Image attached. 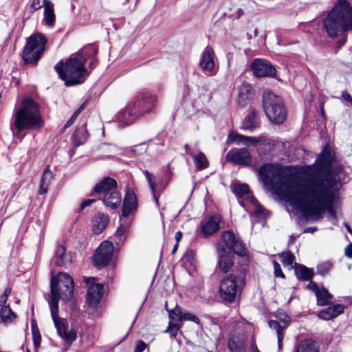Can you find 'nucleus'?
I'll list each match as a JSON object with an SVG mask.
<instances>
[{
	"mask_svg": "<svg viewBox=\"0 0 352 352\" xmlns=\"http://www.w3.org/2000/svg\"><path fill=\"white\" fill-rule=\"evenodd\" d=\"M103 203L112 209L118 208L122 200L121 194L116 189L111 192L106 193L101 197Z\"/></svg>",
	"mask_w": 352,
	"mask_h": 352,
	"instance_id": "nucleus-29",
	"label": "nucleus"
},
{
	"mask_svg": "<svg viewBox=\"0 0 352 352\" xmlns=\"http://www.w3.org/2000/svg\"><path fill=\"white\" fill-rule=\"evenodd\" d=\"M331 267V264L329 262L321 263L318 266V273L322 276H324L329 272Z\"/></svg>",
	"mask_w": 352,
	"mask_h": 352,
	"instance_id": "nucleus-48",
	"label": "nucleus"
},
{
	"mask_svg": "<svg viewBox=\"0 0 352 352\" xmlns=\"http://www.w3.org/2000/svg\"><path fill=\"white\" fill-rule=\"evenodd\" d=\"M109 222L107 214H99L96 215L93 223V231L95 234H100L107 227Z\"/></svg>",
	"mask_w": 352,
	"mask_h": 352,
	"instance_id": "nucleus-32",
	"label": "nucleus"
},
{
	"mask_svg": "<svg viewBox=\"0 0 352 352\" xmlns=\"http://www.w3.org/2000/svg\"><path fill=\"white\" fill-rule=\"evenodd\" d=\"M39 104L30 98H24L14 115V125L19 133L25 129L38 130L43 126Z\"/></svg>",
	"mask_w": 352,
	"mask_h": 352,
	"instance_id": "nucleus-4",
	"label": "nucleus"
},
{
	"mask_svg": "<svg viewBox=\"0 0 352 352\" xmlns=\"http://www.w3.org/2000/svg\"><path fill=\"white\" fill-rule=\"evenodd\" d=\"M324 28L329 37L352 29V7L346 0H338L333 9L324 19Z\"/></svg>",
	"mask_w": 352,
	"mask_h": 352,
	"instance_id": "nucleus-3",
	"label": "nucleus"
},
{
	"mask_svg": "<svg viewBox=\"0 0 352 352\" xmlns=\"http://www.w3.org/2000/svg\"><path fill=\"white\" fill-rule=\"evenodd\" d=\"M113 245L111 242L105 241L102 242L96 250L94 262L97 267L107 265L112 258Z\"/></svg>",
	"mask_w": 352,
	"mask_h": 352,
	"instance_id": "nucleus-11",
	"label": "nucleus"
},
{
	"mask_svg": "<svg viewBox=\"0 0 352 352\" xmlns=\"http://www.w3.org/2000/svg\"><path fill=\"white\" fill-rule=\"evenodd\" d=\"M345 227L347 230V231L352 234V229L351 228V227L348 225V224H345Z\"/></svg>",
	"mask_w": 352,
	"mask_h": 352,
	"instance_id": "nucleus-64",
	"label": "nucleus"
},
{
	"mask_svg": "<svg viewBox=\"0 0 352 352\" xmlns=\"http://www.w3.org/2000/svg\"><path fill=\"white\" fill-rule=\"evenodd\" d=\"M52 179L53 173L50 170V169L46 168L44 170L41 179L39 194L45 195L47 193L48 187L50 186Z\"/></svg>",
	"mask_w": 352,
	"mask_h": 352,
	"instance_id": "nucleus-40",
	"label": "nucleus"
},
{
	"mask_svg": "<svg viewBox=\"0 0 352 352\" xmlns=\"http://www.w3.org/2000/svg\"><path fill=\"white\" fill-rule=\"evenodd\" d=\"M344 311V307L342 305H335L332 307H329L327 309H324L320 311L318 316L319 318L329 320H331L339 314H342Z\"/></svg>",
	"mask_w": 352,
	"mask_h": 352,
	"instance_id": "nucleus-30",
	"label": "nucleus"
},
{
	"mask_svg": "<svg viewBox=\"0 0 352 352\" xmlns=\"http://www.w3.org/2000/svg\"><path fill=\"white\" fill-rule=\"evenodd\" d=\"M55 19L54 4L52 2L47 3L44 8L43 21L47 26L52 27L54 25Z\"/></svg>",
	"mask_w": 352,
	"mask_h": 352,
	"instance_id": "nucleus-39",
	"label": "nucleus"
},
{
	"mask_svg": "<svg viewBox=\"0 0 352 352\" xmlns=\"http://www.w3.org/2000/svg\"><path fill=\"white\" fill-rule=\"evenodd\" d=\"M228 347L231 352H246L245 335L241 333L232 336L228 341Z\"/></svg>",
	"mask_w": 352,
	"mask_h": 352,
	"instance_id": "nucleus-25",
	"label": "nucleus"
},
{
	"mask_svg": "<svg viewBox=\"0 0 352 352\" xmlns=\"http://www.w3.org/2000/svg\"><path fill=\"white\" fill-rule=\"evenodd\" d=\"M226 159L233 164L244 166H250L252 162V155L245 148L230 149Z\"/></svg>",
	"mask_w": 352,
	"mask_h": 352,
	"instance_id": "nucleus-12",
	"label": "nucleus"
},
{
	"mask_svg": "<svg viewBox=\"0 0 352 352\" xmlns=\"http://www.w3.org/2000/svg\"><path fill=\"white\" fill-rule=\"evenodd\" d=\"M74 121L75 120L73 118H70V119L65 123L64 128H69L74 123Z\"/></svg>",
	"mask_w": 352,
	"mask_h": 352,
	"instance_id": "nucleus-60",
	"label": "nucleus"
},
{
	"mask_svg": "<svg viewBox=\"0 0 352 352\" xmlns=\"http://www.w3.org/2000/svg\"><path fill=\"white\" fill-rule=\"evenodd\" d=\"M280 257L282 258V263L285 267L288 266L291 268H294V256L290 252H283L279 254Z\"/></svg>",
	"mask_w": 352,
	"mask_h": 352,
	"instance_id": "nucleus-44",
	"label": "nucleus"
},
{
	"mask_svg": "<svg viewBox=\"0 0 352 352\" xmlns=\"http://www.w3.org/2000/svg\"><path fill=\"white\" fill-rule=\"evenodd\" d=\"M177 248H178V243H176L172 250V254H174L177 251Z\"/></svg>",
	"mask_w": 352,
	"mask_h": 352,
	"instance_id": "nucleus-63",
	"label": "nucleus"
},
{
	"mask_svg": "<svg viewBox=\"0 0 352 352\" xmlns=\"http://www.w3.org/2000/svg\"><path fill=\"white\" fill-rule=\"evenodd\" d=\"M171 326L175 327V332L181 326V322L184 320L192 321L196 324H199V319L192 313L182 310V308L176 307L169 314Z\"/></svg>",
	"mask_w": 352,
	"mask_h": 352,
	"instance_id": "nucleus-13",
	"label": "nucleus"
},
{
	"mask_svg": "<svg viewBox=\"0 0 352 352\" xmlns=\"http://www.w3.org/2000/svg\"><path fill=\"white\" fill-rule=\"evenodd\" d=\"M214 56V52L213 50L212 47L207 46L203 52L199 62V66L201 69L208 72L209 75H214L215 74Z\"/></svg>",
	"mask_w": 352,
	"mask_h": 352,
	"instance_id": "nucleus-18",
	"label": "nucleus"
},
{
	"mask_svg": "<svg viewBox=\"0 0 352 352\" xmlns=\"http://www.w3.org/2000/svg\"><path fill=\"white\" fill-rule=\"evenodd\" d=\"M251 350L252 351V352H259L257 346H256L255 343L254 342H252V345H251Z\"/></svg>",
	"mask_w": 352,
	"mask_h": 352,
	"instance_id": "nucleus-61",
	"label": "nucleus"
},
{
	"mask_svg": "<svg viewBox=\"0 0 352 352\" xmlns=\"http://www.w3.org/2000/svg\"><path fill=\"white\" fill-rule=\"evenodd\" d=\"M249 201L254 207V211L252 212L253 215L259 217L263 212V208L258 204L257 201L254 197H250Z\"/></svg>",
	"mask_w": 352,
	"mask_h": 352,
	"instance_id": "nucleus-47",
	"label": "nucleus"
},
{
	"mask_svg": "<svg viewBox=\"0 0 352 352\" xmlns=\"http://www.w3.org/2000/svg\"><path fill=\"white\" fill-rule=\"evenodd\" d=\"M217 250L219 258L218 268L221 272L228 273L234 264L232 253L227 251L220 243L217 245Z\"/></svg>",
	"mask_w": 352,
	"mask_h": 352,
	"instance_id": "nucleus-17",
	"label": "nucleus"
},
{
	"mask_svg": "<svg viewBox=\"0 0 352 352\" xmlns=\"http://www.w3.org/2000/svg\"><path fill=\"white\" fill-rule=\"evenodd\" d=\"M317 305L319 306H326L330 304L333 295L331 294L324 287H321L316 294Z\"/></svg>",
	"mask_w": 352,
	"mask_h": 352,
	"instance_id": "nucleus-41",
	"label": "nucleus"
},
{
	"mask_svg": "<svg viewBox=\"0 0 352 352\" xmlns=\"http://www.w3.org/2000/svg\"><path fill=\"white\" fill-rule=\"evenodd\" d=\"M336 155L327 145L312 165L305 166V176L296 179L278 164L266 163L258 169L265 186L303 213L307 219H320L326 211H333L336 195L342 186L344 170L335 167Z\"/></svg>",
	"mask_w": 352,
	"mask_h": 352,
	"instance_id": "nucleus-1",
	"label": "nucleus"
},
{
	"mask_svg": "<svg viewBox=\"0 0 352 352\" xmlns=\"http://www.w3.org/2000/svg\"><path fill=\"white\" fill-rule=\"evenodd\" d=\"M294 270L297 278L300 280H309L314 274L312 270L298 263H294Z\"/></svg>",
	"mask_w": 352,
	"mask_h": 352,
	"instance_id": "nucleus-35",
	"label": "nucleus"
},
{
	"mask_svg": "<svg viewBox=\"0 0 352 352\" xmlns=\"http://www.w3.org/2000/svg\"><path fill=\"white\" fill-rule=\"evenodd\" d=\"M283 317L280 318V322L271 320L268 322V324L271 329H275L278 337V346L280 347L283 338V331L289 324V317L286 314H283Z\"/></svg>",
	"mask_w": 352,
	"mask_h": 352,
	"instance_id": "nucleus-21",
	"label": "nucleus"
},
{
	"mask_svg": "<svg viewBox=\"0 0 352 352\" xmlns=\"http://www.w3.org/2000/svg\"><path fill=\"white\" fill-rule=\"evenodd\" d=\"M229 140L237 145L254 146L258 144V137H248L239 133H232L229 135Z\"/></svg>",
	"mask_w": 352,
	"mask_h": 352,
	"instance_id": "nucleus-28",
	"label": "nucleus"
},
{
	"mask_svg": "<svg viewBox=\"0 0 352 352\" xmlns=\"http://www.w3.org/2000/svg\"><path fill=\"white\" fill-rule=\"evenodd\" d=\"M194 160L196 168L199 170L205 169L208 166V161L204 153L197 150L195 153H190Z\"/></svg>",
	"mask_w": 352,
	"mask_h": 352,
	"instance_id": "nucleus-36",
	"label": "nucleus"
},
{
	"mask_svg": "<svg viewBox=\"0 0 352 352\" xmlns=\"http://www.w3.org/2000/svg\"><path fill=\"white\" fill-rule=\"evenodd\" d=\"M74 283L72 277L65 272H60L57 276H53L50 281L51 297L49 305H53L56 302L58 305L60 299L68 301L74 295Z\"/></svg>",
	"mask_w": 352,
	"mask_h": 352,
	"instance_id": "nucleus-5",
	"label": "nucleus"
},
{
	"mask_svg": "<svg viewBox=\"0 0 352 352\" xmlns=\"http://www.w3.org/2000/svg\"><path fill=\"white\" fill-rule=\"evenodd\" d=\"M54 262L58 266H63L71 262L70 258L66 254V250L63 245H59L57 247L54 257Z\"/></svg>",
	"mask_w": 352,
	"mask_h": 352,
	"instance_id": "nucleus-33",
	"label": "nucleus"
},
{
	"mask_svg": "<svg viewBox=\"0 0 352 352\" xmlns=\"http://www.w3.org/2000/svg\"><path fill=\"white\" fill-rule=\"evenodd\" d=\"M252 96L253 91L251 85L247 82H243L238 88V104L241 106H245Z\"/></svg>",
	"mask_w": 352,
	"mask_h": 352,
	"instance_id": "nucleus-26",
	"label": "nucleus"
},
{
	"mask_svg": "<svg viewBox=\"0 0 352 352\" xmlns=\"http://www.w3.org/2000/svg\"><path fill=\"white\" fill-rule=\"evenodd\" d=\"M342 99L352 105V96L346 91H344L341 94Z\"/></svg>",
	"mask_w": 352,
	"mask_h": 352,
	"instance_id": "nucleus-53",
	"label": "nucleus"
},
{
	"mask_svg": "<svg viewBox=\"0 0 352 352\" xmlns=\"http://www.w3.org/2000/svg\"><path fill=\"white\" fill-rule=\"evenodd\" d=\"M245 273L240 272L237 275L230 274L224 277L219 285L221 297L228 302L235 300L245 284Z\"/></svg>",
	"mask_w": 352,
	"mask_h": 352,
	"instance_id": "nucleus-8",
	"label": "nucleus"
},
{
	"mask_svg": "<svg viewBox=\"0 0 352 352\" xmlns=\"http://www.w3.org/2000/svg\"><path fill=\"white\" fill-rule=\"evenodd\" d=\"M117 188V182L110 177H105L94 187V192L99 195L100 198L106 193L112 192Z\"/></svg>",
	"mask_w": 352,
	"mask_h": 352,
	"instance_id": "nucleus-22",
	"label": "nucleus"
},
{
	"mask_svg": "<svg viewBox=\"0 0 352 352\" xmlns=\"http://www.w3.org/2000/svg\"><path fill=\"white\" fill-rule=\"evenodd\" d=\"M86 105V102H85L84 103H82L77 109L76 111L74 112V113L72 115V116L71 117L72 118H73L74 120L77 118V117L78 116V115L80 113V112L84 109Z\"/></svg>",
	"mask_w": 352,
	"mask_h": 352,
	"instance_id": "nucleus-54",
	"label": "nucleus"
},
{
	"mask_svg": "<svg viewBox=\"0 0 352 352\" xmlns=\"http://www.w3.org/2000/svg\"><path fill=\"white\" fill-rule=\"evenodd\" d=\"M0 318L2 322L8 325L14 322L16 315L12 311L10 307L7 305L0 309Z\"/></svg>",
	"mask_w": 352,
	"mask_h": 352,
	"instance_id": "nucleus-38",
	"label": "nucleus"
},
{
	"mask_svg": "<svg viewBox=\"0 0 352 352\" xmlns=\"http://www.w3.org/2000/svg\"><path fill=\"white\" fill-rule=\"evenodd\" d=\"M47 43L46 36L38 32L28 37L21 54L24 63L31 65L37 64L45 50Z\"/></svg>",
	"mask_w": 352,
	"mask_h": 352,
	"instance_id": "nucleus-6",
	"label": "nucleus"
},
{
	"mask_svg": "<svg viewBox=\"0 0 352 352\" xmlns=\"http://www.w3.org/2000/svg\"><path fill=\"white\" fill-rule=\"evenodd\" d=\"M94 278H85L87 284H91L87 294V301L89 306L97 307L103 296V285L102 284H91Z\"/></svg>",
	"mask_w": 352,
	"mask_h": 352,
	"instance_id": "nucleus-14",
	"label": "nucleus"
},
{
	"mask_svg": "<svg viewBox=\"0 0 352 352\" xmlns=\"http://www.w3.org/2000/svg\"><path fill=\"white\" fill-rule=\"evenodd\" d=\"M221 218L218 215H213L204 219L201 223V232L205 236H208L217 232L220 228Z\"/></svg>",
	"mask_w": 352,
	"mask_h": 352,
	"instance_id": "nucleus-19",
	"label": "nucleus"
},
{
	"mask_svg": "<svg viewBox=\"0 0 352 352\" xmlns=\"http://www.w3.org/2000/svg\"><path fill=\"white\" fill-rule=\"evenodd\" d=\"M157 96L148 91L140 92L130 102L135 110V115L139 117L151 112L157 103Z\"/></svg>",
	"mask_w": 352,
	"mask_h": 352,
	"instance_id": "nucleus-10",
	"label": "nucleus"
},
{
	"mask_svg": "<svg viewBox=\"0 0 352 352\" xmlns=\"http://www.w3.org/2000/svg\"><path fill=\"white\" fill-rule=\"evenodd\" d=\"M184 148L186 152L190 155V153H195L197 150L192 149L188 144H185Z\"/></svg>",
	"mask_w": 352,
	"mask_h": 352,
	"instance_id": "nucleus-59",
	"label": "nucleus"
},
{
	"mask_svg": "<svg viewBox=\"0 0 352 352\" xmlns=\"http://www.w3.org/2000/svg\"><path fill=\"white\" fill-rule=\"evenodd\" d=\"M97 53V48L91 45L87 48L72 54L65 64L62 60L58 62L55 66V69L67 86L82 83L87 75L85 67L87 56L91 54L96 55Z\"/></svg>",
	"mask_w": 352,
	"mask_h": 352,
	"instance_id": "nucleus-2",
	"label": "nucleus"
},
{
	"mask_svg": "<svg viewBox=\"0 0 352 352\" xmlns=\"http://www.w3.org/2000/svg\"><path fill=\"white\" fill-rule=\"evenodd\" d=\"M50 307L51 316L58 336L65 343L71 344L77 338L76 330L72 328L69 331H67V321L66 319L58 316V305H56V302H53V305H50Z\"/></svg>",
	"mask_w": 352,
	"mask_h": 352,
	"instance_id": "nucleus-9",
	"label": "nucleus"
},
{
	"mask_svg": "<svg viewBox=\"0 0 352 352\" xmlns=\"http://www.w3.org/2000/svg\"><path fill=\"white\" fill-rule=\"evenodd\" d=\"M307 288L313 291L316 295L317 294L318 291H319L321 287H320L316 283L311 281L307 285Z\"/></svg>",
	"mask_w": 352,
	"mask_h": 352,
	"instance_id": "nucleus-52",
	"label": "nucleus"
},
{
	"mask_svg": "<svg viewBox=\"0 0 352 352\" xmlns=\"http://www.w3.org/2000/svg\"><path fill=\"white\" fill-rule=\"evenodd\" d=\"M146 344L142 340H138L134 352H142L145 350Z\"/></svg>",
	"mask_w": 352,
	"mask_h": 352,
	"instance_id": "nucleus-51",
	"label": "nucleus"
},
{
	"mask_svg": "<svg viewBox=\"0 0 352 352\" xmlns=\"http://www.w3.org/2000/svg\"><path fill=\"white\" fill-rule=\"evenodd\" d=\"M317 230L316 227H309L305 230V232H314Z\"/></svg>",
	"mask_w": 352,
	"mask_h": 352,
	"instance_id": "nucleus-62",
	"label": "nucleus"
},
{
	"mask_svg": "<svg viewBox=\"0 0 352 352\" xmlns=\"http://www.w3.org/2000/svg\"><path fill=\"white\" fill-rule=\"evenodd\" d=\"M138 118H140L139 116L135 115V110L130 103L118 114V120L122 126L131 124Z\"/></svg>",
	"mask_w": 352,
	"mask_h": 352,
	"instance_id": "nucleus-24",
	"label": "nucleus"
},
{
	"mask_svg": "<svg viewBox=\"0 0 352 352\" xmlns=\"http://www.w3.org/2000/svg\"><path fill=\"white\" fill-rule=\"evenodd\" d=\"M344 253L346 256L352 258V243H349L344 250Z\"/></svg>",
	"mask_w": 352,
	"mask_h": 352,
	"instance_id": "nucleus-55",
	"label": "nucleus"
},
{
	"mask_svg": "<svg viewBox=\"0 0 352 352\" xmlns=\"http://www.w3.org/2000/svg\"><path fill=\"white\" fill-rule=\"evenodd\" d=\"M87 138V132L85 124L78 126L73 133L72 139L75 146H80L85 142Z\"/></svg>",
	"mask_w": 352,
	"mask_h": 352,
	"instance_id": "nucleus-34",
	"label": "nucleus"
},
{
	"mask_svg": "<svg viewBox=\"0 0 352 352\" xmlns=\"http://www.w3.org/2000/svg\"><path fill=\"white\" fill-rule=\"evenodd\" d=\"M138 206L137 199L135 193L131 191H127L123 201L122 210V217H127Z\"/></svg>",
	"mask_w": 352,
	"mask_h": 352,
	"instance_id": "nucleus-23",
	"label": "nucleus"
},
{
	"mask_svg": "<svg viewBox=\"0 0 352 352\" xmlns=\"http://www.w3.org/2000/svg\"><path fill=\"white\" fill-rule=\"evenodd\" d=\"M144 174L148 184L149 188L152 192L153 199L157 207L160 206L159 197L166 188V186H160V183H157L155 175L149 173L148 170H144Z\"/></svg>",
	"mask_w": 352,
	"mask_h": 352,
	"instance_id": "nucleus-20",
	"label": "nucleus"
},
{
	"mask_svg": "<svg viewBox=\"0 0 352 352\" xmlns=\"http://www.w3.org/2000/svg\"><path fill=\"white\" fill-rule=\"evenodd\" d=\"M221 239L230 252H234L243 256L245 254V248L241 241L235 236L233 232H224L221 234Z\"/></svg>",
	"mask_w": 352,
	"mask_h": 352,
	"instance_id": "nucleus-15",
	"label": "nucleus"
},
{
	"mask_svg": "<svg viewBox=\"0 0 352 352\" xmlns=\"http://www.w3.org/2000/svg\"><path fill=\"white\" fill-rule=\"evenodd\" d=\"M232 192L238 198L246 197L250 201V197H252L249 194V186L246 184H235L233 186Z\"/></svg>",
	"mask_w": 352,
	"mask_h": 352,
	"instance_id": "nucleus-43",
	"label": "nucleus"
},
{
	"mask_svg": "<svg viewBox=\"0 0 352 352\" xmlns=\"http://www.w3.org/2000/svg\"><path fill=\"white\" fill-rule=\"evenodd\" d=\"M273 265H274V276L276 277H280V278H285V274L282 272V270H281L280 264L277 261H273Z\"/></svg>",
	"mask_w": 352,
	"mask_h": 352,
	"instance_id": "nucleus-50",
	"label": "nucleus"
},
{
	"mask_svg": "<svg viewBox=\"0 0 352 352\" xmlns=\"http://www.w3.org/2000/svg\"><path fill=\"white\" fill-rule=\"evenodd\" d=\"M275 142L273 140L263 136L258 137V144L256 145V151L259 156L262 157L274 150Z\"/></svg>",
	"mask_w": 352,
	"mask_h": 352,
	"instance_id": "nucleus-27",
	"label": "nucleus"
},
{
	"mask_svg": "<svg viewBox=\"0 0 352 352\" xmlns=\"http://www.w3.org/2000/svg\"><path fill=\"white\" fill-rule=\"evenodd\" d=\"M264 111L270 121L276 124L283 123L287 116V112L280 97L272 92L266 91L263 96Z\"/></svg>",
	"mask_w": 352,
	"mask_h": 352,
	"instance_id": "nucleus-7",
	"label": "nucleus"
},
{
	"mask_svg": "<svg viewBox=\"0 0 352 352\" xmlns=\"http://www.w3.org/2000/svg\"><path fill=\"white\" fill-rule=\"evenodd\" d=\"M129 228V225L127 223H122L118 227L114 234L115 243L116 246L120 247L124 244L126 239V233L128 231Z\"/></svg>",
	"mask_w": 352,
	"mask_h": 352,
	"instance_id": "nucleus-37",
	"label": "nucleus"
},
{
	"mask_svg": "<svg viewBox=\"0 0 352 352\" xmlns=\"http://www.w3.org/2000/svg\"><path fill=\"white\" fill-rule=\"evenodd\" d=\"M194 253L192 250H188L185 254V258L188 261H190L193 258Z\"/></svg>",
	"mask_w": 352,
	"mask_h": 352,
	"instance_id": "nucleus-57",
	"label": "nucleus"
},
{
	"mask_svg": "<svg viewBox=\"0 0 352 352\" xmlns=\"http://www.w3.org/2000/svg\"><path fill=\"white\" fill-rule=\"evenodd\" d=\"M296 352H318V347L313 340L305 339L300 342Z\"/></svg>",
	"mask_w": 352,
	"mask_h": 352,
	"instance_id": "nucleus-42",
	"label": "nucleus"
},
{
	"mask_svg": "<svg viewBox=\"0 0 352 352\" xmlns=\"http://www.w3.org/2000/svg\"><path fill=\"white\" fill-rule=\"evenodd\" d=\"M259 126L257 112L255 109H252L250 113L245 118L242 123V129L250 131H253Z\"/></svg>",
	"mask_w": 352,
	"mask_h": 352,
	"instance_id": "nucleus-31",
	"label": "nucleus"
},
{
	"mask_svg": "<svg viewBox=\"0 0 352 352\" xmlns=\"http://www.w3.org/2000/svg\"><path fill=\"white\" fill-rule=\"evenodd\" d=\"M32 336L34 344L36 347H38L40 345L41 338L39 334L38 329L34 321L32 322Z\"/></svg>",
	"mask_w": 352,
	"mask_h": 352,
	"instance_id": "nucleus-46",
	"label": "nucleus"
},
{
	"mask_svg": "<svg viewBox=\"0 0 352 352\" xmlns=\"http://www.w3.org/2000/svg\"><path fill=\"white\" fill-rule=\"evenodd\" d=\"M254 74L258 77L274 76L276 69L266 60L256 58L250 65Z\"/></svg>",
	"mask_w": 352,
	"mask_h": 352,
	"instance_id": "nucleus-16",
	"label": "nucleus"
},
{
	"mask_svg": "<svg viewBox=\"0 0 352 352\" xmlns=\"http://www.w3.org/2000/svg\"><path fill=\"white\" fill-rule=\"evenodd\" d=\"M94 199H87L85 201H83L82 204H81V206H80V210H83L85 208H86L87 206H90L92 203L94 202Z\"/></svg>",
	"mask_w": 352,
	"mask_h": 352,
	"instance_id": "nucleus-56",
	"label": "nucleus"
},
{
	"mask_svg": "<svg viewBox=\"0 0 352 352\" xmlns=\"http://www.w3.org/2000/svg\"><path fill=\"white\" fill-rule=\"evenodd\" d=\"M183 234L181 231H177L175 233V239L176 240V243H179V242L181 241L182 238Z\"/></svg>",
	"mask_w": 352,
	"mask_h": 352,
	"instance_id": "nucleus-58",
	"label": "nucleus"
},
{
	"mask_svg": "<svg viewBox=\"0 0 352 352\" xmlns=\"http://www.w3.org/2000/svg\"><path fill=\"white\" fill-rule=\"evenodd\" d=\"M47 3H51V1L48 0H32L30 8V12H34L43 6L45 8Z\"/></svg>",
	"mask_w": 352,
	"mask_h": 352,
	"instance_id": "nucleus-45",
	"label": "nucleus"
},
{
	"mask_svg": "<svg viewBox=\"0 0 352 352\" xmlns=\"http://www.w3.org/2000/svg\"><path fill=\"white\" fill-rule=\"evenodd\" d=\"M11 293V288L10 287H6L3 293L0 296V307H3V306H6V303L8 300V296H10Z\"/></svg>",
	"mask_w": 352,
	"mask_h": 352,
	"instance_id": "nucleus-49",
	"label": "nucleus"
}]
</instances>
